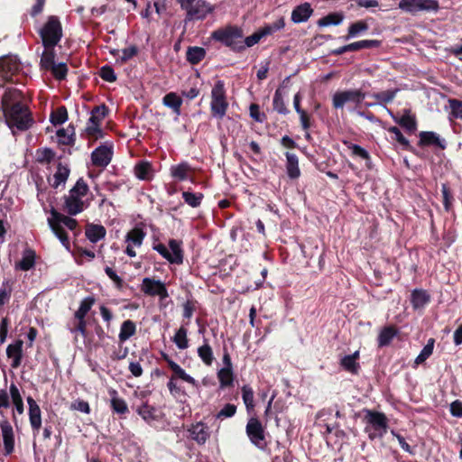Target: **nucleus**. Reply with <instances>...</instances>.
I'll return each mask as SVG.
<instances>
[{
    "mask_svg": "<svg viewBox=\"0 0 462 462\" xmlns=\"http://www.w3.org/2000/svg\"><path fill=\"white\" fill-rule=\"evenodd\" d=\"M5 121L14 134V129L23 132L32 127L34 123L32 112L24 104L22 90L14 88H7L1 101Z\"/></svg>",
    "mask_w": 462,
    "mask_h": 462,
    "instance_id": "nucleus-1",
    "label": "nucleus"
},
{
    "mask_svg": "<svg viewBox=\"0 0 462 462\" xmlns=\"http://www.w3.org/2000/svg\"><path fill=\"white\" fill-rule=\"evenodd\" d=\"M210 38L228 47L234 52L240 53L244 51V45H242L244 31L237 25L228 24L220 27L211 32Z\"/></svg>",
    "mask_w": 462,
    "mask_h": 462,
    "instance_id": "nucleus-2",
    "label": "nucleus"
},
{
    "mask_svg": "<svg viewBox=\"0 0 462 462\" xmlns=\"http://www.w3.org/2000/svg\"><path fill=\"white\" fill-rule=\"evenodd\" d=\"M51 217L48 218V224L66 249H69L70 243L64 226L73 231L78 226V221L69 216L58 212L55 208L51 209Z\"/></svg>",
    "mask_w": 462,
    "mask_h": 462,
    "instance_id": "nucleus-3",
    "label": "nucleus"
},
{
    "mask_svg": "<svg viewBox=\"0 0 462 462\" xmlns=\"http://www.w3.org/2000/svg\"><path fill=\"white\" fill-rule=\"evenodd\" d=\"M23 66L17 56L0 57V87L6 83H21L23 79Z\"/></svg>",
    "mask_w": 462,
    "mask_h": 462,
    "instance_id": "nucleus-4",
    "label": "nucleus"
},
{
    "mask_svg": "<svg viewBox=\"0 0 462 462\" xmlns=\"http://www.w3.org/2000/svg\"><path fill=\"white\" fill-rule=\"evenodd\" d=\"M38 33L44 48L55 47L63 36L62 24L56 15H50L39 29Z\"/></svg>",
    "mask_w": 462,
    "mask_h": 462,
    "instance_id": "nucleus-5",
    "label": "nucleus"
},
{
    "mask_svg": "<svg viewBox=\"0 0 462 462\" xmlns=\"http://www.w3.org/2000/svg\"><path fill=\"white\" fill-rule=\"evenodd\" d=\"M364 421L367 424L365 431L370 439L383 438L388 430V419L383 412L365 409Z\"/></svg>",
    "mask_w": 462,
    "mask_h": 462,
    "instance_id": "nucleus-6",
    "label": "nucleus"
},
{
    "mask_svg": "<svg viewBox=\"0 0 462 462\" xmlns=\"http://www.w3.org/2000/svg\"><path fill=\"white\" fill-rule=\"evenodd\" d=\"M180 8L185 10V22L204 20L214 12L215 7L206 0H177Z\"/></svg>",
    "mask_w": 462,
    "mask_h": 462,
    "instance_id": "nucleus-7",
    "label": "nucleus"
},
{
    "mask_svg": "<svg viewBox=\"0 0 462 462\" xmlns=\"http://www.w3.org/2000/svg\"><path fill=\"white\" fill-rule=\"evenodd\" d=\"M228 106L225 83L223 80H217L211 90V116L222 120L226 114Z\"/></svg>",
    "mask_w": 462,
    "mask_h": 462,
    "instance_id": "nucleus-8",
    "label": "nucleus"
},
{
    "mask_svg": "<svg viewBox=\"0 0 462 462\" xmlns=\"http://www.w3.org/2000/svg\"><path fill=\"white\" fill-rule=\"evenodd\" d=\"M168 245L171 251L162 243H153L152 249L158 252L170 263H183L184 251L182 249V241L171 238L169 240Z\"/></svg>",
    "mask_w": 462,
    "mask_h": 462,
    "instance_id": "nucleus-9",
    "label": "nucleus"
},
{
    "mask_svg": "<svg viewBox=\"0 0 462 462\" xmlns=\"http://www.w3.org/2000/svg\"><path fill=\"white\" fill-rule=\"evenodd\" d=\"M245 432L254 446L260 450H267L265 428L259 419L256 417L250 418L245 427Z\"/></svg>",
    "mask_w": 462,
    "mask_h": 462,
    "instance_id": "nucleus-10",
    "label": "nucleus"
},
{
    "mask_svg": "<svg viewBox=\"0 0 462 462\" xmlns=\"http://www.w3.org/2000/svg\"><path fill=\"white\" fill-rule=\"evenodd\" d=\"M398 7L411 15L420 12L438 13L440 9L438 0H400Z\"/></svg>",
    "mask_w": 462,
    "mask_h": 462,
    "instance_id": "nucleus-11",
    "label": "nucleus"
},
{
    "mask_svg": "<svg viewBox=\"0 0 462 462\" xmlns=\"http://www.w3.org/2000/svg\"><path fill=\"white\" fill-rule=\"evenodd\" d=\"M365 97V93L361 89H350L345 91H337L332 97V104L335 108H343L346 103L352 102L360 104Z\"/></svg>",
    "mask_w": 462,
    "mask_h": 462,
    "instance_id": "nucleus-12",
    "label": "nucleus"
},
{
    "mask_svg": "<svg viewBox=\"0 0 462 462\" xmlns=\"http://www.w3.org/2000/svg\"><path fill=\"white\" fill-rule=\"evenodd\" d=\"M141 291L147 296H159L162 300L169 297L165 284L160 280H155L149 277L143 279L141 284Z\"/></svg>",
    "mask_w": 462,
    "mask_h": 462,
    "instance_id": "nucleus-13",
    "label": "nucleus"
},
{
    "mask_svg": "<svg viewBox=\"0 0 462 462\" xmlns=\"http://www.w3.org/2000/svg\"><path fill=\"white\" fill-rule=\"evenodd\" d=\"M146 236V232L140 226H135L125 236V243L127 246L125 253L130 257H135L136 252L134 247H140Z\"/></svg>",
    "mask_w": 462,
    "mask_h": 462,
    "instance_id": "nucleus-14",
    "label": "nucleus"
},
{
    "mask_svg": "<svg viewBox=\"0 0 462 462\" xmlns=\"http://www.w3.org/2000/svg\"><path fill=\"white\" fill-rule=\"evenodd\" d=\"M417 144L420 148L433 147L441 151H444L448 146L446 140L433 131L420 132Z\"/></svg>",
    "mask_w": 462,
    "mask_h": 462,
    "instance_id": "nucleus-15",
    "label": "nucleus"
},
{
    "mask_svg": "<svg viewBox=\"0 0 462 462\" xmlns=\"http://www.w3.org/2000/svg\"><path fill=\"white\" fill-rule=\"evenodd\" d=\"M113 153V144H101L91 152V162L104 169L111 162Z\"/></svg>",
    "mask_w": 462,
    "mask_h": 462,
    "instance_id": "nucleus-16",
    "label": "nucleus"
},
{
    "mask_svg": "<svg viewBox=\"0 0 462 462\" xmlns=\"http://www.w3.org/2000/svg\"><path fill=\"white\" fill-rule=\"evenodd\" d=\"M27 402L29 405V420L33 432V436L35 437L39 433L42 427V411L40 406L32 397L28 396Z\"/></svg>",
    "mask_w": 462,
    "mask_h": 462,
    "instance_id": "nucleus-17",
    "label": "nucleus"
},
{
    "mask_svg": "<svg viewBox=\"0 0 462 462\" xmlns=\"http://www.w3.org/2000/svg\"><path fill=\"white\" fill-rule=\"evenodd\" d=\"M0 428L2 430L5 455L8 456L14 450V434L13 427L8 420H5L0 422Z\"/></svg>",
    "mask_w": 462,
    "mask_h": 462,
    "instance_id": "nucleus-18",
    "label": "nucleus"
},
{
    "mask_svg": "<svg viewBox=\"0 0 462 462\" xmlns=\"http://www.w3.org/2000/svg\"><path fill=\"white\" fill-rule=\"evenodd\" d=\"M23 341L17 339L14 343L8 345L6 347V356L12 359L11 367L14 369L18 368L23 357Z\"/></svg>",
    "mask_w": 462,
    "mask_h": 462,
    "instance_id": "nucleus-19",
    "label": "nucleus"
},
{
    "mask_svg": "<svg viewBox=\"0 0 462 462\" xmlns=\"http://www.w3.org/2000/svg\"><path fill=\"white\" fill-rule=\"evenodd\" d=\"M136 412L149 425H152L154 421H158L161 419V412L147 402L140 405L137 408Z\"/></svg>",
    "mask_w": 462,
    "mask_h": 462,
    "instance_id": "nucleus-20",
    "label": "nucleus"
},
{
    "mask_svg": "<svg viewBox=\"0 0 462 462\" xmlns=\"http://www.w3.org/2000/svg\"><path fill=\"white\" fill-rule=\"evenodd\" d=\"M85 208L84 201L70 193L64 196V210L70 216L82 212Z\"/></svg>",
    "mask_w": 462,
    "mask_h": 462,
    "instance_id": "nucleus-21",
    "label": "nucleus"
},
{
    "mask_svg": "<svg viewBox=\"0 0 462 462\" xmlns=\"http://www.w3.org/2000/svg\"><path fill=\"white\" fill-rule=\"evenodd\" d=\"M134 173L138 180L150 181L153 179L152 165L148 161H139L134 167Z\"/></svg>",
    "mask_w": 462,
    "mask_h": 462,
    "instance_id": "nucleus-22",
    "label": "nucleus"
},
{
    "mask_svg": "<svg viewBox=\"0 0 462 462\" xmlns=\"http://www.w3.org/2000/svg\"><path fill=\"white\" fill-rule=\"evenodd\" d=\"M286 173L290 180H297L300 176V169L299 167V158L295 153L286 152Z\"/></svg>",
    "mask_w": 462,
    "mask_h": 462,
    "instance_id": "nucleus-23",
    "label": "nucleus"
},
{
    "mask_svg": "<svg viewBox=\"0 0 462 462\" xmlns=\"http://www.w3.org/2000/svg\"><path fill=\"white\" fill-rule=\"evenodd\" d=\"M312 13L313 9L309 3L299 5L291 12V21L295 23L307 22Z\"/></svg>",
    "mask_w": 462,
    "mask_h": 462,
    "instance_id": "nucleus-24",
    "label": "nucleus"
},
{
    "mask_svg": "<svg viewBox=\"0 0 462 462\" xmlns=\"http://www.w3.org/2000/svg\"><path fill=\"white\" fill-rule=\"evenodd\" d=\"M189 431L191 439H194L198 444H204L209 438L208 428L203 422H198L191 425Z\"/></svg>",
    "mask_w": 462,
    "mask_h": 462,
    "instance_id": "nucleus-25",
    "label": "nucleus"
},
{
    "mask_svg": "<svg viewBox=\"0 0 462 462\" xmlns=\"http://www.w3.org/2000/svg\"><path fill=\"white\" fill-rule=\"evenodd\" d=\"M430 301V293L423 289H415L411 294V303L414 310L422 309Z\"/></svg>",
    "mask_w": 462,
    "mask_h": 462,
    "instance_id": "nucleus-26",
    "label": "nucleus"
},
{
    "mask_svg": "<svg viewBox=\"0 0 462 462\" xmlns=\"http://www.w3.org/2000/svg\"><path fill=\"white\" fill-rule=\"evenodd\" d=\"M36 254L31 248H26L23 251L22 259L15 263L14 268L21 271H29L35 265Z\"/></svg>",
    "mask_w": 462,
    "mask_h": 462,
    "instance_id": "nucleus-27",
    "label": "nucleus"
},
{
    "mask_svg": "<svg viewBox=\"0 0 462 462\" xmlns=\"http://www.w3.org/2000/svg\"><path fill=\"white\" fill-rule=\"evenodd\" d=\"M394 122L404 128L409 133H413L417 129V122L414 116L411 115L410 110H404V114L401 117L394 116L391 113Z\"/></svg>",
    "mask_w": 462,
    "mask_h": 462,
    "instance_id": "nucleus-28",
    "label": "nucleus"
},
{
    "mask_svg": "<svg viewBox=\"0 0 462 462\" xmlns=\"http://www.w3.org/2000/svg\"><path fill=\"white\" fill-rule=\"evenodd\" d=\"M359 359V351H356L352 355L345 356L340 360V365L347 372L357 374L360 369V365L357 362Z\"/></svg>",
    "mask_w": 462,
    "mask_h": 462,
    "instance_id": "nucleus-29",
    "label": "nucleus"
},
{
    "mask_svg": "<svg viewBox=\"0 0 462 462\" xmlns=\"http://www.w3.org/2000/svg\"><path fill=\"white\" fill-rule=\"evenodd\" d=\"M85 235L91 243H97L105 238L106 230L102 225L88 224L86 226Z\"/></svg>",
    "mask_w": 462,
    "mask_h": 462,
    "instance_id": "nucleus-30",
    "label": "nucleus"
},
{
    "mask_svg": "<svg viewBox=\"0 0 462 462\" xmlns=\"http://www.w3.org/2000/svg\"><path fill=\"white\" fill-rule=\"evenodd\" d=\"M284 92L282 87H279L273 97V109L282 116H287L290 113V109L287 107L284 98Z\"/></svg>",
    "mask_w": 462,
    "mask_h": 462,
    "instance_id": "nucleus-31",
    "label": "nucleus"
},
{
    "mask_svg": "<svg viewBox=\"0 0 462 462\" xmlns=\"http://www.w3.org/2000/svg\"><path fill=\"white\" fill-rule=\"evenodd\" d=\"M192 171L191 166L187 162H181L171 167V175L179 181L189 179V173Z\"/></svg>",
    "mask_w": 462,
    "mask_h": 462,
    "instance_id": "nucleus-32",
    "label": "nucleus"
},
{
    "mask_svg": "<svg viewBox=\"0 0 462 462\" xmlns=\"http://www.w3.org/2000/svg\"><path fill=\"white\" fill-rule=\"evenodd\" d=\"M206 50L199 46H189L186 51V60L192 65L199 64L206 57Z\"/></svg>",
    "mask_w": 462,
    "mask_h": 462,
    "instance_id": "nucleus-33",
    "label": "nucleus"
},
{
    "mask_svg": "<svg viewBox=\"0 0 462 462\" xmlns=\"http://www.w3.org/2000/svg\"><path fill=\"white\" fill-rule=\"evenodd\" d=\"M398 334V329L394 326L384 327L378 335V346L380 347L388 346Z\"/></svg>",
    "mask_w": 462,
    "mask_h": 462,
    "instance_id": "nucleus-34",
    "label": "nucleus"
},
{
    "mask_svg": "<svg viewBox=\"0 0 462 462\" xmlns=\"http://www.w3.org/2000/svg\"><path fill=\"white\" fill-rule=\"evenodd\" d=\"M136 333V324L131 320H125L120 327V332L118 335L119 341L121 343L125 342L131 337H133Z\"/></svg>",
    "mask_w": 462,
    "mask_h": 462,
    "instance_id": "nucleus-35",
    "label": "nucleus"
},
{
    "mask_svg": "<svg viewBox=\"0 0 462 462\" xmlns=\"http://www.w3.org/2000/svg\"><path fill=\"white\" fill-rule=\"evenodd\" d=\"M162 104L173 110L177 115L180 114L182 99L175 92L166 94L162 98Z\"/></svg>",
    "mask_w": 462,
    "mask_h": 462,
    "instance_id": "nucleus-36",
    "label": "nucleus"
},
{
    "mask_svg": "<svg viewBox=\"0 0 462 462\" xmlns=\"http://www.w3.org/2000/svg\"><path fill=\"white\" fill-rule=\"evenodd\" d=\"M56 53L54 47L44 48L41 57L40 66L42 69L50 70L55 63Z\"/></svg>",
    "mask_w": 462,
    "mask_h": 462,
    "instance_id": "nucleus-37",
    "label": "nucleus"
},
{
    "mask_svg": "<svg viewBox=\"0 0 462 462\" xmlns=\"http://www.w3.org/2000/svg\"><path fill=\"white\" fill-rule=\"evenodd\" d=\"M399 90V88L388 89L385 91L374 93L371 95V97H374L378 104L385 106L393 101Z\"/></svg>",
    "mask_w": 462,
    "mask_h": 462,
    "instance_id": "nucleus-38",
    "label": "nucleus"
},
{
    "mask_svg": "<svg viewBox=\"0 0 462 462\" xmlns=\"http://www.w3.org/2000/svg\"><path fill=\"white\" fill-rule=\"evenodd\" d=\"M387 131L393 134V139L398 142L404 150L411 152L416 154L414 148L411 145L409 140L402 134L401 130L397 126H390Z\"/></svg>",
    "mask_w": 462,
    "mask_h": 462,
    "instance_id": "nucleus-39",
    "label": "nucleus"
},
{
    "mask_svg": "<svg viewBox=\"0 0 462 462\" xmlns=\"http://www.w3.org/2000/svg\"><path fill=\"white\" fill-rule=\"evenodd\" d=\"M181 197L186 204L191 208H199L204 199V194L201 192H192L189 189L182 191Z\"/></svg>",
    "mask_w": 462,
    "mask_h": 462,
    "instance_id": "nucleus-40",
    "label": "nucleus"
},
{
    "mask_svg": "<svg viewBox=\"0 0 462 462\" xmlns=\"http://www.w3.org/2000/svg\"><path fill=\"white\" fill-rule=\"evenodd\" d=\"M217 379L221 388H226L233 386L234 383V373L233 368L222 367L217 372Z\"/></svg>",
    "mask_w": 462,
    "mask_h": 462,
    "instance_id": "nucleus-41",
    "label": "nucleus"
},
{
    "mask_svg": "<svg viewBox=\"0 0 462 462\" xmlns=\"http://www.w3.org/2000/svg\"><path fill=\"white\" fill-rule=\"evenodd\" d=\"M57 136L60 138V143L63 145H74L75 129L69 125L67 129L61 128L57 131Z\"/></svg>",
    "mask_w": 462,
    "mask_h": 462,
    "instance_id": "nucleus-42",
    "label": "nucleus"
},
{
    "mask_svg": "<svg viewBox=\"0 0 462 462\" xmlns=\"http://www.w3.org/2000/svg\"><path fill=\"white\" fill-rule=\"evenodd\" d=\"M169 368L173 372L172 375L174 376V379L178 377L186 383L198 386L197 381L188 374L176 362H171Z\"/></svg>",
    "mask_w": 462,
    "mask_h": 462,
    "instance_id": "nucleus-43",
    "label": "nucleus"
},
{
    "mask_svg": "<svg viewBox=\"0 0 462 462\" xmlns=\"http://www.w3.org/2000/svg\"><path fill=\"white\" fill-rule=\"evenodd\" d=\"M108 113V108L105 104L96 106L92 111L88 120V124L101 125L102 121Z\"/></svg>",
    "mask_w": 462,
    "mask_h": 462,
    "instance_id": "nucleus-44",
    "label": "nucleus"
},
{
    "mask_svg": "<svg viewBox=\"0 0 462 462\" xmlns=\"http://www.w3.org/2000/svg\"><path fill=\"white\" fill-rule=\"evenodd\" d=\"M198 356L206 365H212L214 360L213 350L207 338H204V344L198 348Z\"/></svg>",
    "mask_w": 462,
    "mask_h": 462,
    "instance_id": "nucleus-45",
    "label": "nucleus"
},
{
    "mask_svg": "<svg viewBox=\"0 0 462 462\" xmlns=\"http://www.w3.org/2000/svg\"><path fill=\"white\" fill-rule=\"evenodd\" d=\"M285 27V19L281 16L275 22L272 23H267L264 26L261 27L259 31L261 32L263 37L272 35L274 32L283 29Z\"/></svg>",
    "mask_w": 462,
    "mask_h": 462,
    "instance_id": "nucleus-46",
    "label": "nucleus"
},
{
    "mask_svg": "<svg viewBox=\"0 0 462 462\" xmlns=\"http://www.w3.org/2000/svg\"><path fill=\"white\" fill-rule=\"evenodd\" d=\"M69 169L68 166L62 165V163H59L57 166V171L53 175L54 182L51 186L54 189H57L60 184L65 183L69 175Z\"/></svg>",
    "mask_w": 462,
    "mask_h": 462,
    "instance_id": "nucleus-47",
    "label": "nucleus"
},
{
    "mask_svg": "<svg viewBox=\"0 0 462 462\" xmlns=\"http://www.w3.org/2000/svg\"><path fill=\"white\" fill-rule=\"evenodd\" d=\"M113 395L111 399V409L114 412L117 414L124 415L128 412V406L125 402V401L122 398H119L116 396L117 393L116 391L113 390L111 393Z\"/></svg>",
    "mask_w": 462,
    "mask_h": 462,
    "instance_id": "nucleus-48",
    "label": "nucleus"
},
{
    "mask_svg": "<svg viewBox=\"0 0 462 462\" xmlns=\"http://www.w3.org/2000/svg\"><path fill=\"white\" fill-rule=\"evenodd\" d=\"M369 26L365 21H357L350 24L347 30V35L345 39L347 41L350 38H355L360 33L366 32Z\"/></svg>",
    "mask_w": 462,
    "mask_h": 462,
    "instance_id": "nucleus-49",
    "label": "nucleus"
},
{
    "mask_svg": "<svg viewBox=\"0 0 462 462\" xmlns=\"http://www.w3.org/2000/svg\"><path fill=\"white\" fill-rule=\"evenodd\" d=\"M50 120L52 125H62L68 120V111L66 106H60L51 113Z\"/></svg>",
    "mask_w": 462,
    "mask_h": 462,
    "instance_id": "nucleus-50",
    "label": "nucleus"
},
{
    "mask_svg": "<svg viewBox=\"0 0 462 462\" xmlns=\"http://www.w3.org/2000/svg\"><path fill=\"white\" fill-rule=\"evenodd\" d=\"M242 399L245 405V408L248 412L253 411L254 409V390L253 388L248 385L245 384L242 389Z\"/></svg>",
    "mask_w": 462,
    "mask_h": 462,
    "instance_id": "nucleus-51",
    "label": "nucleus"
},
{
    "mask_svg": "<svg viewBox=\"0 0 462 462\" xmlns=\"http://www.w3.org/2000/svg\"><path fill=\"white\" fill-rule=\"evenodd\" d=\"M344 14L342 13H330L318 21L319 26L338 25L342 23Z\"/></svg>",
    "mask_w": 462,
    "mask_h": 462,
    "instance_id": "nucleus-52",
    "label": "nucleus"
},
{
    "mask_svg": "<svg viewBox=\"0 0 462 462\" xmlns=\"http://www.w3.org/2000/svg\"><path fill=\"white\" fill-rule=\"evenodd\" d=\"M349 44L351 51H357L362 49L378 48L381 46L382 42L379 40H362Z\"/></svg>",
    "mask_w": 462,
    "mask_h": 462,
    "instance_id": "nucleus-53",
    "label": "nucleus"
},
{
    "mask_svg": "<svg viewBox=\"0 0 462 462\" xmlns=\"http://www.w3.org/2000/svg\"><path fill=\"white\" fill-rule=\"evenodd\" d=\"M434 344H435V339L432 337L427 341V344L424 346V347L422 348V350L420 351V353L418 355V356L415 359L416 365H420V364L424 363L432 355L433 349H434Z\"/></svg>",
    "mask_w": 462,
    "mask_h": 462,
    "instance_id": "nucleus-54",
    "label": "nucleus"
},
{
    "mask_svg": "<svg viewBox=\"0 0 462 462\" xmlns=\"http://www.w3.org/2000/svg\"><path fill=\"white\" fill-rule=\"evenodd\" d=\"M188 330L181 326L175 333L173 337V342L179 349H186L189 346V340L187 337Z\"/></svg>",
    "mask_w": 462,
    "mask_h": 462,
    "instance_id": "nucleus-55",
    "label": "nucleus"
},
{
    "mask_svg": "<svg viewBox=\"0 0 462 462\" xmlns=\"http://www.w3.org/2000/svg\"><path fill=\"white\" fill-rule=\"evenodd\" d=\"M55 152L51 148H42L36 151V161L39 163H51L55 158Z\"/></svg>",
    "mask_w": 462,
    "mask_h": 462,
    "instance_id": "nucleus-56",
    "label": "nucleus"
},
{
    "mask_svg": "<svg viewBox=\"0 0 462 462\" xmlns=\"http://www.w3.org/2000/svg\"><path fill=\"white\" fill-rule=\"evenodd\" d=\"M12 284L9 280H5L0 287V309L10 300L12 295Z\"/></svg>",
    "mask_w": 462,
    "mask_h": 462,
    "instance_id": "nucleus-57",
    "label": "nucleus"
},
{
    "mask_svg": "<svg viewBox=\"0 0 462 462\" xmlns=\"http://www.w3.org/2000/svg\"><path fill=\"white\" fill-rule=\"evenodd\" d=\"M10 394L17 412L22 414L23 412V402L20 394L19 389L14 383H11L10 385Z\"/></svg>",
    "mask_w": 462,
    "mask_h": 462,
    "instance_id": "nucleus-58",
    "label": "nucleus"
},
{
    "mask_svg": "<svg viewBox=\"0 0 462 462\" xmlns=\"http://www.w3.org/2000/svg\"><path fill=\"white\" fill-rule=\"evenodd\" d=\"M89 190L88 185L82 179H79L73 188L69 190V193L79 198L85 197Z\"/></svg>",
    "mask_w": 462,
    "mask_h": 462,
    "instance_id": "nucleus-59",
    "label": "nucleus"
},
{
    "mask_svg": "<svg viewBox=\"0 0 462 462\" xmlns=\"http://www.w3.org/2000/svg\"><path fill=\"white\" fill-rule=\"evenodd\" d=\"M343 143L349 149L352 151V155L353 156H356V157H360L364 160H370V155H369V152L364 149L363 147H361L360 145H357V144H355V143H352L351 142L349 141H344Z\"/></svg>",
    "mask_w": 462,
    "mask_h": 462,
    "instance_id": "nucleus-60",
    "label": "nucleus"
},
{
    "mask_svg": "<svg viewBox=\"0 0 462 462\" xmlns=\"http://www.w3.org/2000/svg\"><path fill=\"white\" fill-rule=\"evenodd\" d=\"M68 70L67 64L60 62L59 64H55L49 71L51 72L55 79L60 81L66 79Z\"/></svg>",
    "mask_w": 462,
    "mask_h": 462,
    "instance_id": "nucleus-61",
    "label": "nucleus"
},
{
    "mask_svg": "<svg viewBox=\"0 0 462 462\" xmlns=\"http://www.w3.org/2000/svg\"><path fill=\"white\" fill-rule=\"evenodd\" d=\"M99 76L103 80L109 83L116 81L117 79L114 69L109 65L101 67L99 70Z\"/></svg>",
    "mask_w": 462,
    "mask_h": 462,
    "instance_id": "nucleus-62",
    "label": "nucleus"
},
{
    "mask_svg": "<svg viewBox=\"0 0 462 462\" xmlns=\"http://www.w3.org/2000/svg\"><path fill=\"white\" fill-rule=\"evenodd\" d=\"M250 116L258 123H263L267 116L264 113L260 111V106L256 103H252L249 106Z\"/></svg>",
    "mask_w": 462,
    "mask_h": 462,
    "instance_id": "nucleus-63",
    "label": "nucleus"
},
{
    "mask_svg": "<svg viewBox=\"0 0 462 462\" xmlns=\"http://www.w3.org/2000/svg\"><path fill=\"white\" fill-rule=\"evenodd\" d=\"M450 115L456 119L462 120V100L451 98L448 100Z\"/></svg>",
    "mask_w": 462,
    "mask_h": 462,
    "instance_id": "nucleus-64",
    "label": "nucleus"
}]
</instances>
